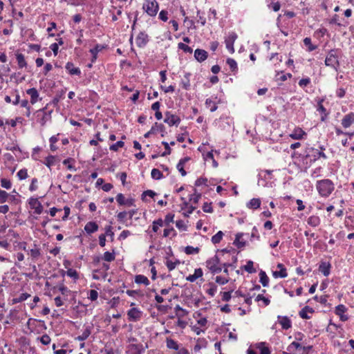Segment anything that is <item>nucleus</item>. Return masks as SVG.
Here are the masks:
<instances>
[{
  "instance_id": "20e7f679",
  "label": "nucleus",
  "mask_w": 354,
  "mask_h": 354,
  "mask_svg": "<svg viewBox=\"0 0 354 354\" xmlns=\"http://www.w3.org/2000/svg\"><path fill=\"white\" fill-rule=\"evenodd\" d=\"M325 64L328 66H331L335 69L339 66V61L336 55L335 50H331L325 59Z\"/></svg>"
},
{
  "instance_id": "49530a36",
  "label": "nucleus",
  "mask_w": 354,
  "mask_h": 354,
  "mask_svg": "<svg viewBox=\"0 0 354 354\" xmlns=\"http://www.w3.org/2000/svg\"><path fill=\"white\" fill-rule=\"evenodd\" d=\"M162 145L165 147V151L161 154L162 156H166L171 153V149L168 142L165 141L162 142Z\"/></svg>"
},
{
  "instance_id": "ea45409f",
  "label": "nucleus",
  "mask_w": 354,
  "mask_h": 354,
  "mask_svg": "<svg viewBox=\"0 0 354 354\" xmlns=\"http://www.w3.org/2000/svg\"><path fill=\"white\" fill-rule=\"evenodd\" d=\"M227 64L229 65L232 71H236L238 69L236 62L232 58H228L227 59Z\"/></svg>"
},
{
  "instance_id": "9b49d317",
  "label": "nucleus",
  "mask_w": 354,
  "mask_h": 354,
  "mask_svg": "<svg viewBox=\"0 0 354 354\" xmlns=\"http://www.w3.org/2000/svg\"><path fill=\"white\" fill-rule=\"evenodd\" d=\"M29 205L32 209H35V213L37 214H41L43 211V207L37 198H30L29 199Z\"/></svg>"
},
{
  "instance_id": "e2e57ef3",
  "label": "nucleus",
  "mask_w": 354,
  "mask_h": 354,
  "mask_svg": "<svg viewBox=\"0 0 354 354\" xmlns=\"http://www.w3.org/2000/svg\"><path fill=\"white\" fill-rule=\"evenodd\" d=\"M67 275L70 277L77 279L78 278V273L75 270L73 269H68L66 272Z\"/></svg>"
},
{
  "instance_id": "4468645a",
  "label": "nucleus",
  "mask_w": 354,
  "mask_h": 354,
  "mask_svg": "<svg viewBox=\"0 0 354 354\" xmlns=\"http://www.w3.org/2000/svg\"><path fill=\"white\" fill-rule=\"evenodd\" d=\"M140 315L141 312L136 308H131L127 313L129 319L131 321L138 320L140 317Z\"/></svg>"
},
{
  "instance_id": "72a5a7b5",
  "label": "nucleus",
  "mask_w": 354,
  "mask_h": 354,
  "mask_svg": "<svg viewBox=\"0 0 354 354\" xmlns=\"http://www.w3.org/2000/svg\"><path fill=\"white\" fill-rule=\"evenodd\" d=\"M254 263L252 261H248L247 262V264L244 266L243 268L245 271H247L248 273H254L256 272V270L254 268Z\"/></svg>"
},
{
  "instance_id": "09e8293b",
  "label": "nucleus",
  "mask_w": 354,
  "mask_h": 354,
  "mask_svg": "<svg viewBox=\"0 0 354 354\" xmlns=\"http://www.w3.org/2000/svg\"><path fill=\"white\" fill-rule=\"evenodd\" d=\"M163 225V221L162 219H158L157 221H153L152 230L154 232H157L159 228V226Z\"/></svg>"
},
{
  "instance_id": "2f4dec72",
  "label": "nucleus",
  "mask_w": 354,
  "mask_h": 354,
  "mask_svg": "<svg viewBox=\"0 0 354 354\" xmlns=\"http://www.w3.org/2000/svg\"><path fill=\"white\" fill-rule=\"evenodd\" d=\"M166 342L167 348L170 349H174L175 351H178L179 349L178 344L174 339L167 338Z\"/></svg>"
},
{
  "instance_id": "13d9d810",
  "label": "nucleus",
  "mask_w": 354,
  "mask_h": 354,
  "mask_svg": "<svg viewBox=\"0 0 354 354\" xmlns=\"http://www.w3.org/2000/svg\"><path fill=\"white\" fill-rule=\"evenodd\" d=\"M180 263V261H167V268L169 269V270H174L176 265L179 264Z\"/></svg>"
},
{
  "instance_id": "5fc2aeb1",
  "label": "nucleus",
  "mask_w": 354,
  "mask_h": 354,
  "mask_svg": "<svg viewBox=\"0 0 354 354\" xmlns=\"http://www.w3.org/2000/svg\"><path fill=\"white\" fill-rule=\"evenodd\" d=\"M51 339L47 334L43 335L40 337V342L44 345H48L50 343Z\"/></svg>"
},
{
  "instance_id": "69168bd1",
  "label": "nucleus",
  "mask_w": 354,
  "mask_h": 354,
  "mask_svg": "<svg viewBox=\"0 0 354 354\" xmlns=\"http://www.w3.org/2000/svg\"><path fill=\"white\" fill-rule=\"evenodd\" d=\"M167 15L168 12L167 10H162L159 13V18L163 21H167L168 19Z\"/></svg>"
},
{
  "instance_id": "ddd939ff",
  "label": "nucleus",
  "mask_w": 354,
  "mask_h": 354,
  "mask_svg": "<svg viewBox=\"0 0 354 354\" xmlns=\"http://www.w3.org/2000/svg\"><path fill=\"white\" fill-rule=\"evenodd\" d=\"M207 56L208 53L205 50L197 48L194 51V57L199 62L205 61Z\"/></svg>"
},
{
  "instance_id": "5701e85b",
  "label": "nucleus",
  "mask_w": 354,
  "mask_h": 354,
  "mask_svg": "<svg viewBox=\"0 0 354 354\" xmlns=\"http://www.w3.org/2000/svg\"><path fill=\"white\" fill-rule=\"evenodd\" d=\"M261 205V200L259 198H254L251 199L248 203L247 207L250 209H258Z\"/></svg>"
},
{
  "instance_id": "7c9ffc66",
  "label": "nucleus",
  "mask_w": 354,
  "mask_h": 354,
  "mask_svg": "<svg viewBox=\"0 0 354 354\" xmlns=\"http://www.w3.org/2000/svg\"><path fill=\"white\" fill-rule=\"evenodd\" d=\"M115 259V253L114 250L112 252H105L103 255V259L107 262H111Z\"/></svg>"
},
{
  "instance_id": "f8f14e48",
  "label": "nucleus",
  "mask_w": 354,
  "mask_h": 354,
  "mask_svg": "<svg viewBox=\"0 0 354 354\" xmlns=\"http://www.w3.org/2000/svg\"><path fill=\"white\" fill-rule=\"evenodd\" d=\"M279 323L284 330H288L292 326L291 321L287 316H278Z\"/></svg>"
},
{
  "instance_id": "bf43d9fd",
  "label": "nucleus",
  "mask_w": 354,
  "mask_h": 354,
  "mask_svg": "<svg viewBox=\"0 0 354 354\" xmlns=\"http://www.w3.org/2000/svg\"><path fill=\"white\" fill-rule=\"evenodd\" d=\"M176 227L182 231H186L187 230V226L185 224L184 221L182 220L177 221L176 222Z\"/></svg>"
},
{
  "instance_id": "0e129e2a",
  "label": "nucleus",
  "mask_w": 354,
  "mask_h": 354,
  "mask_svg": "<svg viewBox=\"0 0 354 354\" xmlns=\"http://www.w3.org/2000/svg\"><path fill=\"white\" fill-rule=\"evenodd\" d=\"M30 295L28 293H21L18 298L15 299L16 302H21L26 300Z\"/></svg>"
},
{
  "instance_id": "a18cd8bd",
  "label": "nucleus",
  "mask_w": 354,
  "mask_h": 354,
  "mask_svg": "<svg viewBox=\"0 0 354 354\" xmlns=\"http://www.w3.org/2000/svg\"><path fill=\"white\" fill-rule=\"evenodd\" d=\"M10 195L4 190L0 189V203H3L7 201Z\"/></svg>"
},
{
  "instance_id": "de8ad7c7",
  "label": "nucleus",
  "mask_w": 354,
  "mask_h": 354,
  "mask_svg": "<svg viewBox=\"0 0 354 354\" xmlns=\"http://www.w3.org/2000/svg\"><path fill=\"white\" fill-rule=\"evenodd\" d=\"M178 48L183 50L185 53H192V48L189 47V46L186 45L183 43H179L178 44Z\"/></svg>"
},
{
  "instance_id": "6e6552de",
  "label": "nucleus",
  "mask_w": 354,
  "mask_h": 354,
  "mask_svg": "<svg viewBox=\"0 0 354 354\" xmlns=\"http://www.w3.org/2000/svg\"><path fill=\"white\" fill-rule=\"evenodd\" d=\"M236 39L237 35L232 32L230 33L228 37L225 40L226 48L232 54L234 53V43Z\"/></svg>"
},
{
  "instance_id": "473e14b6",
  "label": "nucleus",
  "mask_w": 354,
  "mask_h": 354,
  "mask_svg": "<svg viewBox=\"0 0 354 354\" xmlns=\"http://www.w3.org/2000/svg\"><path fill=\"white\" fill-rule=\"evenodd\" d=\"M223 233L222 231H218L215 235L212 237V242L214 244H217L221 242L223 239Z\"/></svg>"
},
{
  "instance_id": "39448f33",
  "label": "nucleus",
  "mask_w": 354,
  "mask_h": 354,
  "mask_svg": "<svg viewBox=\"0 0 354 354\" xmlns=\"http://www.w3.org/2000/svg\"><path fill=\"white\" fill-rule=\"evenodd\" d=\"M36 117L37 122L42 126H45L46 123L50 119V112H44V109L36 111Z\"/></svg>"
},
{
  "instance_id": "2eb2a0df",
  "label": "nucleus",
  "mask_w": 354,
  "mask_h": 354,
  "mask_svg": "<svg viewBox=\"0 0 354 354\" xmlns=\"http://www.w3.org/2000/svg\"><path fill=\"white\" fill-rule=\"evenodd\" d=\"M354 122V113H350L346 115L342 120V124L344 128L349 127Z\"/></svg>"
},
{
  "instance_id": "58836bf2",
  "label": "nucleus",
  "mask_w": 354,
  "mask_h": 354,
  "mask_svg": "<svg viewBox=\"0 0 354 354\" xmlns=\"http://www.w3.org/2000/svg\"><path fill=\"white\" fill-rule=\"evenodd\" d=\"M200 249L198 248H194L192 246H187L185 248V252L187 254H198L199 252Z\"/></svg>"
},
{
  "instance_id": "f03ea898",
  "label": "nucleus",
  "mask_w": 354,
  "mask_h": 354,
  "mask_svg": "<svg viewBox=\"0 0 354 354\" xmlns=\"http://www.w3.org/2000/svg\"><path fill=\"white\" fill-rule=\"evenodd\" d=\"M143 9L151 16H156L158 11V3L156 0H146L143 4Z\"/></svg>"
},
{
  "instance_id": "f257e3e1",
  "label": "nucleus",
  "mask_w": 354,
  "mask_h": 354,
  "mask_svg": "<svg viewBox=\"0 0 354 354\" xmlns=\"http://www.w3.org/2000/svg\"><path fill=\"white\" fill-rule=\"evenodd\" d=\"M317 189L322 196H328L334 190V185L329 179H324L317 181Z\"/></svg>"
},
{
  "instance_id": "680f3d73",
  "label": "nucleus",
  "mask_w": 354,
  "mask_h": 354,
  "mask_svg": "<svg viewBox=\"0 0 354 354\" xmlns=\"http://www.w3.org/2000/svg\"><path fill=\"white\" fill-rule=\"evenodd\" d=\"M256 301H263L266 306H268L270 303V301L269 299L265 297L263 295H258Z\"/></svg>"
},
{
  "instance_id": "423d86ee",
  "label": "nucleus",
  "mask_w": 354,
  "mask_h": 354,
  "mask_svg": "<svg viewBox=\"0 0 354 354\" xmlns=\"http://www.w3.org/2000/svg\"><path fill=\"white\" fill-rule=\"evenodd\" d=\"M165 115L164 122L169 126H178L180 124V119L178 115L172 114L170 111H167Z\"/></svg>"
},
{
  "instance_id": "e433bc0d",
  "label": "nucleus",
  "mask_w": 354,
  "mask_h": 354,
  "mask_svg": "<svg viewBox=\"0 0 354 354\" xmlns=\"http://www.w3.org/2000/svg\"><path fill=\"white\" fill-rule=\"evenodd\" d=\"M151 128H154L155 133H156L157 132H161V133H162V136H164L163 133H165V126L163 124H158V122H156L152 126Z\"/></svg>"
},
{
  "instance_id": "4c0bfd02",
  "label": "nucleus",
  "mask_w": 354,
  "mask_h": 354,
  "mask_svg": "<svg viewBox=\"0 0 354 354\" xmlns=\"http://www.w3.org/2000/svg\"><path fill=\"white\" fill-rule=\"evenodd\" d=\"M152 178L155 180H160L162 178V174L158 169H153L151 172Z\"/></svg>"
},
{
  "instance_id": "9d476101",
  "label": "nucleus",
  "mask_w": 354,
  "mask_h": 354,
  "mask_svg": "<svg viewBox=\"0 0 354 354\" xmlns=\"http://www.w3.org/2000/svg\"><path fill=\"white\" fill-rule=\"evenodd\" d=\"M145 348L142 344L132 343L128 346L129 354H142Z\"/></svg>"
},
{
  "instance_id": "0eeeda50",
  "label": "nucleus",
  "mask_w": 354,
  "mask_h": 354,
  "mask_svg": "<svg viewBox=\"0 0 354 354\" xmlns=\"http://www.w3.org/2000/svg\"><path fill=\"white\" fill-rule=\"evenodd\" d=\"M115 199L120 205L135 206V200L133 198H125L124 196L121 193L116 196Z\"/></svg>"
},
{
  "instance_id": "a19ab883",
  "label": "nucleus",
  "mask_w": 354,
  "mask_h": 354,
  "mask_svg": "<svg viewBox=\"0 0 354 354\" xmlns=\"http://www.w3.org/2000/svg\"><path fill=\"white\" fill-rule=\"evenodd\" d=\"M272 274L275 278H285L288 276L286 269H281L279 271H274L273 272Z\"/></svg>"
},
{
  "instance_id": "7ed1b4c3",
  "label": "nucleus",
  "mask_w": 354,
  "mask_h": 354,
  "mask_svg": "<svg viewBox=\"0 0 354 354\" xmlns=\"http://www.w3.org/2000/svg\"><path fill=\"white\" fill-rule=\"evenodd\" d=\"M220 263V259L218 256L215 255L214 257L208 259L206 261L207 268L212 272L213 274L220 273L222 270L221 267L218 265Z\"/></svg>"
},
{
  "instance_id": "4d7b16f0",
  "label": "nucleus",
  "mask_w": 354,
  "mask_h": 354,
  "mask_svg": "<svg viewBox=\"0 0 354 354\" xmlns=\"http://www.w3.org/2000/svg\"><path fill=\"white\" fill-rule=\"evenodd\" d=\"M346 308L344 305L339 304L335 308V313L337 315H341L346 311Z\"/></svg>"
},
{
  "instance_id": "6e6d98bb",
  "label": "nucleus",
  "mask_w": 354,
  "mask_h": 354,
  "mask_svg": "<svg viewBox=\"0 0 354 354\" xmlns=\"http://www.w3.org/2000/svg\"><path fill=\"white\" fill-rule=\"evenodd\" d=\"M156 195V193L152 190H147V191H145L142 194V201H145V197L147 196H149V197H151V198H153Z\"/></svg>"
},
{
  "instance_id": "a211bd4d",
  "label": "nucleus",
  "mask_w": 354,
  "mask_h": 354,
  "mask_svg": "<svg viewBox=\"0 0 354 354\" xmlns=\"http://www.w3.org/2000/svg\"><path fill=\"white\" fill-rule=\"evenodd\" d=\"M98 225L95 222H88L84 226V230L88 234H92L97 231Z\"/></svg>"
},
{
  "instance_id": "6ab92c4d",
  "label": "nucleus",
  "mask_w": 354,
  "mask_h": 354,
  "mask_svg": "<svg viewBox=\"0 0 354 354\" xmlns=\"http://www.w3.org/2000/svg\"><path fill=\"white\" fill-rule=\"evenodd\" d=\"M310 151L312 152V156L313 157V159H310V162H315L319 158H323L324 159L327 158L326 155L322 151H319V150L313 148H310Z\"/></svg>"
},
{
  "instance_id": "8fccbe9b",
  "label": "nucleus",
  "mask_w": 354,
  "mask_h": 354,
  "mask_svg": "<svg viewBox=\"0 0 354 354\" xmlns=\"http://www.w3.org/2000/svg\"><path fill=\"white\" fill-rule=\"evenodd\" d=\"M17 176L20 180H24L28 177L26 169H21L17 172Z\"/></svg>"
},
{
  "instance_id": "79ce46f5",
  "label": "nucleus",
  "mask_w": 354,
  "mask_h": 354,
  "mask_svg": "<svg viewBox=\"0 0 354 354\" xmlns=\"http://www.w3.org/2000/svg\"><path fill=\"white\" fill-rule=\"evenodd\" d=\"M124 142L123 141H118L116 143L110 146V150L117 151L119 148L123 147Z\"/></svg>"
},
{
  "instance_id": "c9c22d12",
  "label": "nucleus",
  "mask_w": 354,
  "mask_h": 354,
  "mask_svg": "<svg viewBox=\"0 0 354 354\" xmlns=\"http://www.w3.org/2000/svg\"><path fill=\"white\" fill-rule=\"evenodd\" d=\"M304 44L306 46H308V51H313L317 48V46L312 44L311 39L309 37H306L304 39Z\"/></svg>"
},
{
  "instance_id": "a878e982",
  "label": "nucleus",
  "mask_w": 354,
  "mask_h": 354,
  "mask_svg": "<svg viewBox=\"0 0 354 354\" xmlns=\"http://www.w3.org/2000/svg\"><path fill=\"white\" fill-rule=\"evenodd\" d=\"M16 58H17L18 66L20 68H22L27 66V63L25 60V57L23 54H21V53L17 54Z\"/></svg>"
},
{
  "instance_id": "c85d7f7f",
  "label": "nucleus",
  "mask_w": 354,
  "mask_h": 354,
  "mask_svg": "<svg viewBox=\"0 0 354 354\" xmlns=\"http://www.w3.org/2000/svg\"><path fill=\"white\" fill-rule=\"evenodd\" d=\"M91 327L88 326L85 328V330L83 331L81 335H79L76 339L78 341H84L86 340L89 335H91Z\"/></svg>"
},
{
  "instance_id": "338daca9",
  "label": "nucleus",
  "mask_w": 354,
  "mask_h": 354,
  "mask_svg": "<svg viewBox=\"0 0 354 354\" xmlns=\"http://www.w3.org/2000/svg\"><path fill=\"white\" fill-rule=\"evenodd\" d=\"M174 214H168L166 215L165 218V223L167 225H169L170 223L174 222Z\"/></svg>"
},
{
  "instance_id": "1a4fd4ad",
  "label": "nucleus",
  "mask_w": 354,
  "mask_h": 354,
  "mask_svg": "<svg viewBox=\"0 0 354 354\" xmlns=\"http://www.w3.org/2000/svg\"><path fill=\"white\" fill-rule=\"evenodd\" d=\"M149 42V36L145 32H140L136 38V43L138 47L144 48Z\"/></svg>"
},
{
  "instance_id": "aec40b11",
  "label": "nucleus",
  "mask_w": 354,
  "mask_h": 354,
  "mask_svg": "<svg viewBox=\"0 0 354 354\" xmlns=\"http://www.w3.org/2000/svg\"><path fill=\"white\" fill-rule=\"evenodd\" d=\"M27 94L30 96V102L34 104L37 101L39 97L38 91L35 88H29L26 91Z\"/></svg>"
},
{
  "instance_id": "bb28decb",
  "label": "nucleus",
  "mask_w": 354,
  "mask_h": 354,
  "mask_svg": "<svg viewBox=\"0 0 354 354\" xmlns=\"http://www.w3.org/2000/svg\"><path fill=\"white\" fill-rule=\"evenodd\" d=\"M260 282L263 285V287H267L269 283V278L267 276L266 273L261 270L259 272Z\"/></svg>"
},
{
  "instance_id": "3c124183",
  "label": "nucleus",
  "mask_w": 354,
  "mask_h": 354,
  "mask_svg": "<svg viewBox=\"0 0 354 354\" xmlns=\"http://www.w3.org/2000/svg\"><path fill=\"white\" fill-rule=\"evenodd\" d=\"M105 47L103 45L97 44L94 48L90 50L92 55H97V53L104 49Z\"/></svg>"
},
{
  "instance_id": "603ef678",
  "label": "nucleus",
  "mask_w": 354,
  "mask_h": 354,
  "mask_svg": "<svg viewBox=\"0 0 354 354\" xmlns=\"http://www.w3.org/2000/svg\"><path fill=\"white\" fill-rule=\"evenodd\" d=\"M55 157L54 156H48L46 158V162H45V165L50 168V167L52 165H54L55 163Z\"/></svg>"
},
{
  "instance_id": "37998d69",
  "label": "nucleus",
  "mask_w": 354,
  "mask_h": 354,
  "mask_svg": "<svg viewBox=\"0 0 354 354\" xmlns=\"http://www.w3.org/2000/svg\"><path fill=\"white\" fill-rule=\"evenodd\" d=\"M201 194H197L196 193V189H194V194L191 195L189 201H192L193 203L196 204V203H198V202L199 199L201 198Z\"/></svg>"
},
{
  "instance_id": "052dcab7",
  "label": "nucleus",
  "mask_w": 354,
  "mask_h": 354,
  "mask_svg": "<svg viewBox=\"0 0 354 354\" xmlns=\"http://www.w3.org/2000/svg\"><path fill=\"white\" fill-rule=\"evenodd\" d=\"M241 234H237L236 235V239L234 241V244L236 245L239 248H242L245 245V243L239 241V239L241 238Z\"/></svg>"
},
{
  "instance_id": "c03bdc74",
  "label": "nucleus",
  "mask_w": 354,
  "mask_h": 354,
  "mask_svg": "<svg viewBox=\"0 0 354 354\" xmlns=\"http://www.w3.org/2000/svg\"><path fill=\"white\" fill-rule=\"evenodd\" d=\"M189 75H190L189 73H187L185 75V80H182L183 88H185V90H188L190 86L189 79Z\"/></svg>"
},
{
  "instance_id": "b1692460",
  "label": "nucleus",
  "mask_w": 354,
  "mask_h": 354,
  "mask_svg": "<svg viewBox=\"0 0 354 354\" xmlns=\"http://www.w3.org/2000/svg\"><path fill=\"white\" fill-rule=\"evenodd\" d=\"M308 224L312 227H317L320 224V218L317 216H311L308 218Z\"/></svg>"
},
{
  "instance_id": "412c9836",
  "label": "nucleus",
  "mask_w": 354,
  "mask_h": 354,
  "mask_svg": "<svg viewBox=\"0 0 354 354\" xmlns=\"http://www.w3.org/2000/svg\"><path fill=\"white\" fill-rule=\"evenodd\" d=\"M203 276V271L201 268L196 269L193 274H190L187 277V280L190 282L195 281L198 278Z\"/></svg>"
},
{
  "instance_id": "f704fd0d",
  "label": "nucleus",
  "mask_w": 354,
  "mask_h": 354,
  "mask_svg": "<svg viewBox=\"0 0 354 354\" xmlns=\"http://www.w3.org/2000/svg\"><path fill=\"white\" fill-rule=\"evenodd\" d=\"M206 106L209 109L211 112H214L217 109L216 103L210 99H207L205 101Z\"/></svg>"
},
{
  "instance_id": "dca6fc26",
  "label": "nucleus",
  "mask_w": 354,
  "mask_h": 354,
  "mask_svg": "<svg viewBox=\"0 0 354 354\" xmlns=\"http://www.w3.org/2000/svg\"><path fill=\"white\" fill-rule=\"evenodd\" d=\"M66 69L68 71L70 75H80L81 74V71L79 68L75 67L73 63L68 62L65 66Z\"/></svg>"
},
{
  "instance_id": "f3484780",
  "label": "nucleus",
  "mask_w": 354,
  "mask_h": 354,
  "mask_svg": "<svg viewBox=\"0 0 354 354\" xmlns=\"http://www.w3.org/2000/svg\"><path fill=\"white\" fill-rule=\"evenodd\" d=\"M330 264L328 262H322L319 266V271L321 272L325 277L330 274Z\"/></svg>"
},
{
  "instance_id": "393cba45",
  "label": "nucleus",
  "mask_w": 354,
  "mask_h": 354,
  "mask_svg": "<svg viewBox=\"0 0 354 354\" xmlns=\"http://www.w3.org/2000/svg\"><path fill=\"white\" fill-rule=\"evenodd\" d=\"M135 282L138 284L143 283L146 286H148L149 284V281L147 279V277L142 274H138L136 276Z\"/></svg>"
},
{
  "instance_id": "774afa93",
  "label": "nucleus",
  "mask_w": 354,
  "mask_h": 354,
  "mask_svg": "<svg viewBox=\"0 0 354 354\" xmlns=\"http://www.w3.org/2000/svg\"><path fill=\"white\" fill-rule=\"evenodd\" d=\"M97 297H98V292L95 290H91L88 298L91 301H95V300H97Z\"/></svg>"
},
{
  "instance_id": "4be33fe9",
  "label": "nucleus",
  "mask_w": 354,
  "mask_h": 354,
  "mask_svg": "<svg viewBox=\"0 0 354 354\" xmlns=\"http://www.w3.org/2000/svg\"><path fill=\"white\" fill-rule=\"evenodd\" d=\"M306 133L300 128L295 129L293 132L290 135L292 139L300 140Z\"/></svg>"
},
{
  "instance_id": "cd10ccee",
  "label": "nucleus",
  "mask_w": 354,
  "mask_h": 354,
  "mask_svg": "<svg viewBox=\"0 0 354 354\" xmlns=\"http://www.w3.org/2000/svg\"><path fill=\"white\" fill-rule=\"evenodd\" d=\"M265 342H260L257 344V348L259 349L260 354H270V351L268 347L265 346Z\"/></svg>"
},
{
  "instance_id": "c756f323",
  "label": "nucleus",
  "mask_w": 354,
  "mask_h": 354,
  "mask_svg": "<svg viewBox=\"0 0 354 354\" xmlns=\"http://www.w3.org/2000/svg\"><path fill=\"white\" fill-rule=\"evenodd\" d=\"M174 309L176 311V315L179 319L183 317L188 313L186 310L181 308L179 305H176Z\"/></svg>"
},
{
  "instance_id": "864d4df0",
  "label": "nucleus",
  "mask_w": 354,
  "mask_h": 354,
  "mask_svg": "<svg viewBox=\"0 0 354 354\" xmlns=\"http://www.w3.org/2000/svg\"><path fill=\"white\" fill-rule=\"evenodd\" d=\"M1 185L2 187L8 189L11 187L12 183L10 180H8L6 178H1Z\"/></svg>"
}]
</instances>
